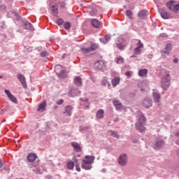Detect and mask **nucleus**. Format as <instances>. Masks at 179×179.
<instances>
[{
    "label": "nucleus",
    "mask_w": 179,
    "mask_h": 179,
    "mask_svg": "<svg viewBox=\"0 0 179 179\" xmlns=\"http://www.w3.org/2000/svg\"><path fill=\"white\" fill-rule=\"evenodd\" d=\"M161 73L163 76L161 81L162 87L164 90H167V89H169V87L170 86V82L171 80V78L170 77V74L169 73V71H167L164 69H162L161 70Z\"/></svg>",
    "instance_id": "1"
},
{
    "label": "nucleus",
    "mask_w": 179,
    "mask_h": 179,
    "mask_svg": "<svg viewBox=\"0 0 179 179\" xmlns=\"http://www.w3.org/2000/svg\"><path fill=\"white\" fill-rule=\"evenodd\" d=\"M146 124V118L145 116H140L138 121L136 123V129L139 131L141 134L145 132L146 128L145 125Z\"/></svg>",
    "instance_id": "2"
},
{
    "label": "nucleus",
    "mask_w": 179,
    "mask_h": 179,
    "mask_svg": "<svg viewBox=\"0 0 179 179\" xmlns=\"http://www.w3.org/2000/svg\"><path fill=\"white\" fill-rule=\"evenodd\" d=\"M94 66L97 71L104 72L106 68V62L104 60H98L94 64Z\"/></svg>",
    "instance_id": "3"
},
{
    "label": "nucleus",
    "mask_w": 179,
    "mask_h": 179,
    "mask_svg": "<svg viewBox=\"0 0 179 179\" xmlns=\"http://www.w3.org/2000/svg\"><path fill=\"white\" fill-rule=\"evenodd\" d=\"M81 167L84 170H90V155H86L85 159H82Z\"/></svg>",
    "instance_id": "4"
},
{
    "label": "nucleus",
    "mask_w": 179,
    "mask_h": 179,
    "mask_svg": "<svg viewBox=\"0 0 179 179\" xmlns=\"http://www.w3.org/2000/svg\"><path fill=\"white\" fill-rule=\"evenodd\" d=\"M174 1L171 0L166 3V6L169 10H172L175 13H177L179 10V3L174 4Z\"/></svg>",
    "instance_id": "5"
},
{
    "label": "nucleus",
    "mask_w": 179,
    "mask_h": 179,
    "mask_svg": "<svg viewBox=\"0 0 179 179\" xmlns=\"http://www.w3.org/2000/svg\"><path fill=\"white\" fill-rule=\"evenodd\" d=\"M118 164L122 167L128 164V155L127 154H121L118 158Z\"/></svg>",
    "instance_id": "6"
},
{
    "label": "nucleus",
    "mask_w": 179,
    "mask_h": 179,
    "mask_svg": "<svg viewBox=\"0 0 179 179\" xmlns=\"http://www.w3.org/2000/svg\"><path fill=\"white\" fill-rule=\"evenodd\" d=\"M4 93L5 94H6L9 100L12 101V103L17 104V99H16V97H15V96H13V94H12V93H10V91H9L8 90H4Z\"/></svg>",
    "instance_id": "7"
},
{
    "label": "nucleus",
    "mask_w": 179,
    "mask_h": 179,
    "mask_svg": "<svg viewBox=\"0 0 179 179\" xmlns=\"http://www.w3.org/2000/svg\"><path fill=\"white\" fill-rule=\"evenodd\" d=\"M127 43L124 39H120L116 43L114 44V47L118 48V50H124L127 47Z\"/></svg>",
    "instance_id": "8"
},
{
    "label": "nucleus",
    "mask_w": 179,
    "mask_h": 179,
    "mask_svg": "<svg viewBox=\"0 0 179 179\" xmlns=\"http://www.w3.org/2000/svg\"><path fill=\"white\" fill-rule=\"evenodd\" d=\"M71 145L73 148V150L74 152H76V153H80V152H82L83 150L82 145H80V144H79L78 143L73 141L71 143Z\"/></svg>",
    "instance_id": "9"
},
{
    "label": "nucleus",
    "mask_w": 179,
    "mask_h": 179,
    "mask_svg": "<svg viewBox=\"0 0 179 179\" xmlns=\"http://www.w3.org/2000/svg\"><path fill=\"white\" fill-rule=\"evenodd\" d=\"M171 50H173L171 43H167L166 45V48L164 50H162V57L169 55V54H170V51H171Z\"/></svg>",
    "instance_id": "10"
},
{
    "label": "nucleus",
    "mask_w": 179,
    "mask_h": 179,
    "mask_svg": "<svg viewBox=\"0 0 179 179\" xmlns=\"http://www.w3.org/2000/svg\"><path fill=\"white\" fill-rule=\"evenodd\" d=\"M165 145L164 141L162 138H157L155 141V143L153 145L154 149H160V148H163Z\"/></svg>",
    "instance_id": "11"
},
{
    "label": "nucleus",
    "mask_w": 179,
    "mask_h": 179,
    "mask_svg": "<svg viewBox=\"0 0 179 179\" xmlns=\"http://www.w3.org/2000/svg\"><path fill=\"white\" fill-rule=\"evenodd\" d=\"M17 79H19L20 83L22 85V87L26 89L27 87V84L26 83V78H24V75L18 74L17 76Z\"/></svg>",
    "instance_id": "12"
},
{
    "label": "nucleus",
    "mask_w": 179,
    "mask_h": 179,
    "mask_svg": "<svg viewBox=\"0 0 179 179\" xmlns=\"http://www.w3.org/2000/svg\"><path fill=\"white\" fill-rule=\"evenodd\" d=\"M91 24L95 29H100L101 27V22L96 18L91 19Z\"/></svg>",
    "instance_id": "13"
},
{
    "label": "nucleus",
    "mask_w": 179,
    "mask_h": 179,
    "mask_svg": "<svg viewBox=\"0 0 179 179\" xmlns=\"http://www.w3.org/2000/svg\"><path fill=\"white\" fill-rule=\"evenodd\" d=\"M73 110V107H72V106H67L65 107V111L63 112V114H64L66 117H71L72 115Z\"/></svg>",
    "instance_id": "14"
},
{
    "label": "nucleus",
    "mask_w": 179,
    "mask_h": 179,
    "mask_svg": "<svg viewBox=\"0 0 179 179\" xmlns=\"http://www.w3.org/2000/svg\"><path fill=\"white\" fill-rule=\"evenodd\" d=\"M113 103V106L115 107L117 111H122V109L124 108V105H122V103H120L119 100H115Z\"/></svg>",
    "instance_id": "15"
},
{
    "label": "nucleus",
    "mask_w": 179,
    "mask_h": 179,
    "mask_svg": "<svg viewBox=\"0 0 179 179\" xmlns=\"http://www.w3.org/2000/svg\"><path fill=\"white\" fill-rule=\"evenodd\" d=\"M45 107H47V102L43 101L42 103H39L37 111L44 113V111H45Z\"/></svg>",
    "instance_id": "16"
},
{
    "label": "nucleus",
    "mask_w": 179,
    "mask_h": 179,
    "mask_svg": "<svg viewBox=\"0 0 179 179\" xmlns=\"http://www.w3.org/2000/svg\"><path fill=\"white\" fill-rule=\"evenodd\" d=\"M152 99L147 98L143 100V105L144 107H145V108H149L152 107Z\"/></svg>",
    "instance_id": "17"
},
{
    "label": "nucleus",
    "mask_w": 179,
    "mask_h": 179,
    "mask_svg": "<svg viewBox=\"0 0 179 179\" xmlns=\"http://www.w3.org/2000/svg\"><path fill=\"white\" fill-rule=\"evenodd\" d=\"M24 26L25 30H30L31 31H34V27H33V24L30 23L29 21L24 22Z\"/></svg>",
    "instance_id": "18"
},
{
    "label": "nucleus",
    "mask_w": 179,
    "mask_h": 179,
    "mask_svg": "<svg viewBox=\"0 0 179 179\" xmlns=\"http://www.w3.org/2000/svg\"><path fill=\"white\" fill-rule=\"evenodd\" d=\"M40 165V160H37L34 163V169L33 171L36 173V174H40V168H38V166Z\"/></svg>",
    "instance_id": "19"
},
{
    "label": "nucleus",
    "mask_w": 179,
    "mask_h": 179,
    "mask_svg": "<svg viewBox=\"0 0 179 179\" xmlns=\"http://www.w3.org/2000/svg\"><path fill=\"white\" fill-rule=\"evenodd\" d=\"M97 9H99V6L94 5V3H92L90 11L91 16H96L97 15Z\"/></svg>",
    "instance_id": "20"
},
{
    "label": "nucleus",
    "mask_w": 179,
    "mask_h": 179,
    "mask_svg": "<svg viewBox=\"0 0 179 179\" xmlns=\"http://www.w3.org/2000/svg\"><path fill=\"white\" fill-rule=\"evenodd\" d=\"M111 38V36L110 35H106L104 36V38H99V41H101V43H102L103 44H108V41H110Z\"/></svg>",
    "instance_id": "21"
},
{
    "label": "nucleus",
    "mask_w": 179,
    "mask_h": 179,
    "mask_svg": "<svg viewBox=\"0 0 179 179\" xmlns=\"http://www.w3.org/2000/svg\"><path fill=\"white\" fill-rule=\"evenodd\" d=\"M152 96L154 97V101L155 103H159V101H160V94H159V91L154 90Z\"/></svg>",
    "instance_id": "22"
},
{
    "label": "nucleus",
    "mask_w": 179,
    "mask_h": 179,
    "mask_svg": "<svg viewBox=\"0 0 179 179\" xmlns=\"http://www.w3.org/2000/svg\"><path fill=\"white\" fill-rule=\"evenodd\" d=\"M141 54H142V49L136 48L134 50V55L130 58H136L137 55H141Z\"/></svg>",
    "instance_id": "23"
},
{
    "label": "nucleus",
    "mask_w": 179,
    "mask_h": 179,
    "mask_svg": "<svg viewBox=\"0 0 179 179\" xmlns=\"http://www.w3.org/2000/svg\"><path fill=\"white\" fill-rule=\"evenodd\" d=\"M36 159H37V155L34 153H30L27 155V160L30 162V163H33Z\"/></svg>",
    "instance_id": "24"
},
{
    "label": "nucleus",
    "mask_w": 179,
    "mask_h": 179,
    "mask_svg": "<svg viewBox=\"0 0 179 179\" xmlns=\"http://www.w3.org/2000/svg\"><path fill=\"white\" fill-rule=\"evenodd\" d=\"M148 15V10H143L140 13H138L139 19L143 20L146 19V16Z\"/></svg>",
    "instance_id": "25"
},
{
    "label": "nucleus",
    "mask_w": 179,
    "mask_h": 179,
    "mask_svg": "<svg viewBox=\"0 0 179 179\" xmlns=\"http://www.w3.org/2000/svg\"><path fill=\"white\" fill-rule=\"evenodd\" d=\"M159 12L160 15L162 17V19H169L170 15H169L168 12L164 11L162 9H159Z\"/></svg>",
    "instance_id": "26"
},
{
    "label": "nucleus",
    "mask_w": 179,
    "mask_h": 179,
    "mask_svg": "<svg viewBox=\"0 0 179 179\" xmlns=\"http://www.w3.org/2000/svg\"><path fill=\"white\" fill-rule=\"evenodd\" d=\"M101 85L105 86V87H108V89H110V87H111V84L108 82L107 78H104L102 80Z\"/></svg>",
    "instance_id": "27"
},
{
    "label": "nucleus",
    "mask_w": 179,
    "mask_h": 179,
    "mask_svg": "<svg viewBox=\"0 0 179 179\" xmlns=\"http://www.w3.org/2000/svg\"><path fill=\"white\" fill-rule=\"evenodd\" d=\"M148 75V69H141L138 71V76L145 78Z\"/></svg>",
    "instance_id": "28"
},
{
    "label": "nucleus",
    "mask_w": 179,
    "mask_h": 179,
    "mask_svg": "<svg viewBox=\"0 0 179 179\" xmlns=\"http://www.w3.org/2000/svg\"><path fill=\"white\" fill-rule=\"evenodd\" d=\"M111 83L113 87H115V86L120 83V77H115L113 79H112Z\"/></svg>",
    "instance_id": "29"
},
{
    "label": "nucleus",
    "mask_w": 179,
    "mask_h": 179,
    "mask_svg": "<svg viewBox=\"0 0 179 179\" xmlns=\"http://www.w3.org/2000/svg\"><path fill=\"white\" fill-rule=\"evenodd\" d=\"M53 16H58V7L57 6H52L51 8Z\"/></svg>",
    "instance_id": "30"
},
{
    "label": "nucleus",
    "mask_w": 179,
    "mask_h": 179,
    "mask_svg": "<svg viewBox=\"0 0 179 179\" xmlns=\"http://www.w3.org/2000/svg\"><path fill=\"white\" fill-rule=\"evenodd\" d=\"M103 117H104V110L103 109H99L96 112V117L103 118Z\"/></svg>",
    "instance_id": "31"
},
{
    "label": "nucleus",
    "mask_w": 179,
    "mask_h": 179,
    "mask_svg": "<svg viewBox=\"0 0 179 179\" xmlns=\"http://www.w3.org/2000/svg\"><path fill=\"white\" fill-rule=\"evenodd\" d=\"M6 169V164H5V162L2 160V158H0V171H3Z\"/></svg>",
    "instance_id": "32"
},
{
    "label": "nucleus",
    "mask_w": 179,
    "mask_h": 179,
    "mask_svg": "<svg viewBox=\"0 0 179 179\" xmlns=\"http://www.w3.org/2000/svg\"><path fill=\"white\" fill-rule=\"evenodd\" d=\"M74 83L77 85V86H82V78H80V77H76L74 79Z\"/></svg>",
    "instance_id": "33"
},
{
    "label": "nucleus",
    "mask_w": 179,
    "mask_h": 179,
    "mask_svg": "<svg viewBox=\"0 0 179 179\" xmlns=\"http://www.w3.org/2000/svg\"><path fill=\"white\" fill-rule=\"evenodd\" d=\"M132 12L131 10H127L126 11V15L127 16V17L130 20H134V17H132Z\"/></svg>",
    "instance_id": "34"
},
{
    "label": "nucleus",
    "mask_w": 179,
    "mask_h": 179,
    "mask_svg": "<svg viewBox=\"0 0 179 179\" xmlns=\"http://www.w3.org/2000/svg\"><path fill=\"white\" fill-rule=\"evenodd\" d=\"M66 167L67 169H69V170H73V167H75V164L73 163V162H68L66 164Z\"/></svg>",
    "instance_id": "35"
},
{
    "label": "nucleus",
    "mask_w": 179,
    "mask_h": 179,
    "mask_svg": "<svg viewBox=\"0 0 179 179\" xmlns=\"http://www.w3.org/2000/svg\"><path fill=\"white\" fill-rule=\"evenodd\" d=\"M109 134L111 135V136H113V138H116L117 139H118L119 136H118V133L117 131L110 130Z\"/></svg>",
    "instance_id": "36"
},
{
    "label": "nucleus",
    "mask_w": 179,
    "mask_h": 179,
    "mask_svg": "<svg viewBox=\"0 0 179 179\" xmlns=\"http://www.w3.org/2000/svg\"><path fill=\"white\" fill-rule=\"evenodd\" d=\"M99 48V45L96 43H92L90 47V51H96Z\"/></svg>",
    "instance_id": "37"
},
{
    "label": "nucleus",
    "mask_w": 179,
    "mask_h": 179,
    "mask_svg": "<svg viewBox=\"0 0 179 179\" xmlns=\"http://www.w3.org/2000/svg\"><path fill=\"white\" fill-rule=\"evenodd\" d=\"M64 27L66 29V30H69L71 29V24L69 22H66L63 24Z\"/></svg>",
    "instance_id": "38"
},
{
    "label": "nucleus",
    "mask_w": 179,
    "mask_h": 179,
    "mask_svg": "<svg viewBox=\"0 0 179 179\" xmlns=\"http://www.w3.org/2000/svg\"><path fill=\"white\" fill-rule=\"evenodd\" d=\"M41 57L43 58H45L46 57H48L49 54L47 51H43L40 53Z\"/></svg>",
    "instance_id": "39"
},
{
    "label": "nucleus",
    "mask_w": 179,
    "mask_h": 179,
    "mask_svg": "<svg viewBox=\"0 0 179 179\" xmlns=\"http://www.w3.org/2000/svg\"><path fill=\"white\" fill-rule=\"evenodd\" d=\"M56 23L58 24V26H62V24H64V20H62V18H59Z\"/></svg>",
    "instance_id": "40"
},
{
    "label": "nucleus",
    "mask_w": 179,
    "mask_h": 179,
    "mask_svg": "<svg viewBox=\"0 0 179 179\" xmlns=\"http://www.w3.org/2000/svg\"><path fill=\"white\" fill-rule=\"evenodd\" d=\"M89 99H85V101H83V103L81 104H84L85 108H89Z\"/></svg>",
    "instance_id": "41"
},
{
    "label": "nucleus",
    "mask_w": 179,
    "mask_h": 179,
    "mask_svg": "<svg viewBox=\"0 0 179 179\" xmlns=\"http://www.w3.org/2000/svg\"><path fill=\"white\" fill-rule=\"evenodd\" d=\"M137 48H143V43L141 41V40H138V43H136Z\"/></svg>",
    "instance_id": "42"
},
{
    "label": "nucleus",
    "mask_w": 179,
    "mask_h": 179,
    "mask_svg": "<svg viewBox=\"0 0 179 179\" xmlns=\"http://www.w3.org/2000/svg\"><path fill=\"white\" fill-rule=\"evenodd\" d=\"M81 51H82V52H83V54H87V52H89L90 51V48H81Z\"/></svg>",
    "instance_id": "43"
},
{
    "label": "nucleus",
    "mask_w": 179,
    "mask_h": 179,
    "mask_svg": "<svg viewBox=\"0 0 179 179\" xmlns=\"http://www.w3.org/2000/svg\"><path fill=\"white\" fill-rule=\"evenodd\" d=\"M117 64H124V58L119 57L117 58Z\"/></svg>",
    "instance_id": "44"
},
{
    "label": "nucleus",
    "mask_w": 179,
    "mask_h": 179,
    "mask_svg": "<svg viewBox=\"0 0 179 179\" xmlns=\"http://www.w3.org/2000/svg\"><path fill=\"white\" fill-rule=\"evenodd\" d=\"M96 159L95 156H90V164H93L94 163V160Z\"/></svg>",
    "instance_id": "45"
},
{
    "label": "nucleus",
    "mask_w": 179,
    "mask_h": 179,
    "mask_svg": "<svg viewBox=\"0 0 179 179\" xmlns=\"http://www.w3.org/2000/svg\"><path fill=\"white\" fill-rule=\"evenodd\" d=\"M64 103V99H59L57 102V104H58L59 106H61V104Z\"/></svg>",
    "instance_id": "46"
},
{
    "label": "nucleus",
    "mask_w": 179,
    "mask_h": 179,
    "mask_svg": "<svg viewBox=\"0 0 179 179\" xmlns=\"http://www.w3.org/2000/svg\"><path fill=\"white\" fill-rule=\"evenodd\" d=\"M76 171H78V172L80 171V166L78 164H76Z\"/></svg>",
    "instance_id": "47"
},
{
    "label": "nucleus",
    "mask_w": 179,
    "mask_h": 179,
    "mask_svg": "<svg viewBox=\"0 0 179 179\" xmlns=\"http://www.w3.org/2000/svg\"><path fill=\"white\" fill-rule=\"evenodd\" d=\"M64 73H65V71L62 70L59 74V76H63Z\"/></svg>",
    "instance_id": "48"
},
{
    "label": "nucleus",
    "mask_w": 179,
    "mask_h": 179,
    "mask_svg": "<svg viewBox=\"0 0 179 179\" xmlns=\"http://www.w3.org/2000/svg\"><path fill=\"white\" fill-rule=\"evenodd\" d=\"M73 162H75V163H78V158H76V156L73 157Z\"/></svg>",
    "instance_id": "49"
},
{
    "label": "nucleus",
    "mask_w": 179,
    "mask_h": 179,
    "mask_svg": "<svg viewBox=\"0 0 179 179\" xmlns=\"http://www.w3.org/2000/svg\"><path fill=\"white\" fill-rule=\"evenodd\" d=\"M125 76H128V77L129 78V76H131V71H127V72L125 73Z\"/></svg>",
    "instance_id": "50"
},
{
    "label": "nucleus",
    "mask_w": 179,
    "mask_h": 179,
    "mask_svg": "<svg viewBox=\"0 0 179 179\" xmlns=\"http://www.w3.org/2000/svg\"><path fill=\"white\" fill-rule=\"evenodd\" d=\"M60 6L62 8H65V3L64 2L60 3Z\"/></svg>",
    "instance_id": "51"
},
{
    "label": "nucleus",
    "mask_w": 179,
    "mask_h": 179,
    "mask_svg": "<svg viewBox=\"0 0 179 179\" xmlns=\"http://www.w3.org/2000/svg\"><path fill=\"white\" fill-rule=\"evenodd\" d=\"M159 36L160 37H167V34H161Z\"/></svg>",
    "instance_id": "52"
},
{
    "label": "nucleus",
    "mask_w": 179,
    "mask_h": 179,
    "mask_svg": "<svg viewBox=\"0 0 179 179\" xmlns=\"http://www.w3.org/2000/svg\"><path fill=\"white\" fill-rule=\"evenodd\" d=\"M173 62H174V64H178V59L175 58V59H173Z\"/></svg>",
    "instance_id": "53"
},
{
    "label": "nucleus",
    "mask_w": 179,
    "mask_h": 179,
    "mask_svg": "<svg viewBox=\"0 0 179 179\" xmlns=\"http://www.w3.org/2000/svg\"><path fill=\"white\" fill-rule=\"evenodd\" d=\"M133 143H138V140L136 138L133 139Z\"/></svg>",
    "instance_id": "54"
},
{
    "label": "nucleus",
    "mask_w": 179,
    "mask_h": 179,
    "mask_svg": "<svg viewBox=\"0 0 179 179\" xmlns=\"http://www.w3.org/2000/svg\"><path fill=\"white\" fill-rule=\"evenodd\" d=\"M33 166H34V164H30L29 165L30 169H32Z\"/></svg>",
    "instance_id": "55"
},
{
    "label": "nucleus",
    "mask_w": 179,
    "mask_h": 179,
    "mask_svg": "<svg viewBox=\"0 0 179 179\" xmlns=\"http://www.w3.org/2000/svg\"><path fill=\"white\" fill-rule=\"evenodd\" d=\"M17 31H18L19 33H23V31H22L21 29H19Z\"/></svg>",
    "instance_id": "56"
},
{
    "label": "nucleus",
    "mask_w": 179,
    "mask_h": 179,
    "mask_svg": "<svg viewBox=\"0 0 179 179\" xmlns=\"http://www.w3.org/2000/svg\"><path fill=\"white\" fill-rule=\"evenodd\" d=\"M176 136H179V132H177V133L176 134Z\"/></svg>",
    "instance_id": "57"
},
{
    "label": "nucleus",
    "mask_w": 179,
    "mask_h": 179,
    "mask_svg": "<svg viewBox=\"0 0 179 179\" xmlns=\"http://www.w3.org/2000/svg\"><path fill=\"white\" fill-rule=\"evenodd\" d=\"M77 157H80V155H77Z\"/></svg>",
    "instance_id": "58"
},
{
    "label": "nucleus",
    "mask_w": 179,
    "mask_h": 179,
    "mask_svg": "<svg viewBox=\"0 0 179 179\" xmlns=\"http://www.w3.org/2000/svg\"><path fill=\"white\" fill-rule=\"evenodd\" d=\"M141 92H143V88H141Z\"/></svg>",
    "instance_id": "59"
},
{
    "label": "nucleus",
    "mask_w": 179,
    "mask_h": 179,
    "mask_svg": "<svg viewBox=\"0 0 179 179\" xmlns=\"http://www.w3.org/2000/svg\"><path fill=\"white\" fill-rule=\"evenodd\" d=\"M0 79H2V76H0Z\"/></svg>",
    "instance_id": "60"
}]
</instances>
